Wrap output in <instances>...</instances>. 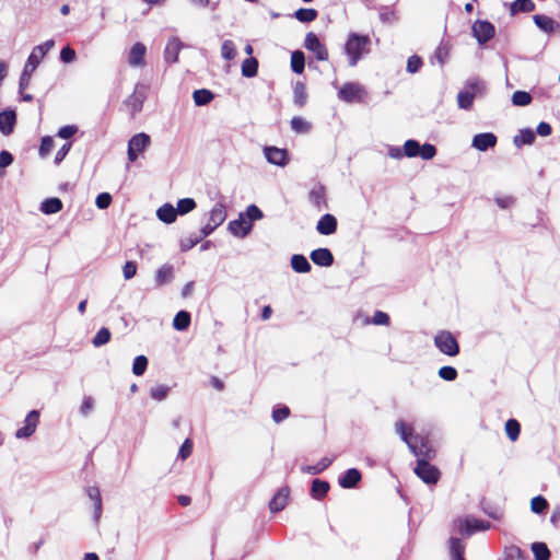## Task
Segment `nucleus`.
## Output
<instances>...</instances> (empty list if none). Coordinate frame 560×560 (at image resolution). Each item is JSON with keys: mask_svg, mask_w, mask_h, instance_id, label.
<instances>
[{"mask_svg": "<svg viewBox=\"0 0 560 560\" xmlns=\"http://www.w3.org/2000/svg\"><path fill=\"white\" fill-rule=\"evenodd\" d=\"M62 209V201L57 197L45 199L40 205V210L45 214H54Z\"/></svg>", "mask_w": 560, "mask_h": 560, "instance_id": "nucleus-32", "label": "nucleus"}, {"mask_svg": "<svg viewBox=\"0 0 560 560\" xmlns=\"http://www.w3.org/2000/svg\"><path fill=\"white\" fill-rule=\"evenodd\" d=\"M363 93L364 89L362 85L349 82L342 85V88L338 92V96L340 100L347 103H352L355 100H360Z\"/></svg>", "mask_w": 560, "mask_h": 560, "instance_id": "nucleus-14", "label": "nucleus"}, {"mask_svg": "<svg viewBox=\"0 0 560 560\" xmlns=\"http://www.w3.org/2000/svg\"><path fill=\"white\" fill-rule=\"evenodd\" d=\"M147 98V86L138 83L133 93L125 101V105L130 108L131 117L141 112L143 103Z\"/></svg>", "mask_w": 560, "mask_h": 560, "instance_id": "nucleus-9", "label": "nucleus"}, {"mask_svg": "<svg viewBox=\"0 0 560 560\" xmlns=\"http://www.w3.org/2000/svg\"><path fill=\"white\" fill-rule=\"evenodd\" d=\"M77 57L75 50L71 48L70 46H66L60 51V59L65 63H70L74 61Z\"/></svg>", "mask_w": 560, "mask_h": 560, "instance_id": "nucleus-63", "label": "nucleus"}, {"mask_svg": "<svg viewBox=\"0 0 560 560\" xmlns=\"http://www.w3.org/2000/svg\"><path fill=\"white\" fill-rule=\"evenodd\" d=\"M244 217H246L250 222V221L260 220L264 217V214H262V211L256 205H250L247 207Z\"/></svg>", "mask_w": 560, "mask_h": 560, "instance_id": "nucleus-61", "label": "nucleus"}, {"mask_svg": "<svg viewBox=\"0 0 560 560\" xmlns=\"http://www.w3.org/2000/svg\"><path fill=\"white\" fill-rule=\"evenodd\" d=\"M459 534L464 536H471L476 532H483L491 528V523L483 520H478L472 516H466L456 521Z\"/></svg>", "mask_w": 560, "mask_h": 560, "instance_id": "nucleus-4", "label": "nucleus"}, {"mask_svg": "<svg viewBox=\"0 0 560 560\" xmlns=\"http://www.w3.org/2000/svg\"><path fill=\"white\" fill-rule=\"evenodd\" d=\"M16 122V114L13 109H7L0 113V131L4 136L13 132Z\"/></svg>", "mask_w": 560, "mask_h": 560, "instance_id": "nucleus-19", "label": "nucleus"}, {"mask_svg": "<svg viewBox=\"0 0 560 560\" xmlns=\"http://www.w3.org/2000/svg\"><path fill=\"white\" fill-rule=\"evenodd\" d=\"M86 493L89 498L94 503V521L97 523L100 521L101 514H102V498L101 492L98 488L96 487H89L86 489Z\"/></svg>", "mask_w": 560, "mask_h": 560, "instance_id": "nucleus-26", "label": "nucleus"}, {"mask_svg": "<svg viewBox=\"0 0 560 560\" xmlns=\"http://www.w3.org/2000/svg\"><path fill=\"white\" fill-rule=\"evenodd\" d=\"M535 138V132L529 128H525L522 129L520 133L514 137L513 142L517 148H521L522 145L525 144H533Z\"/></svg>", "mask_w": 560, "mask_h": 560, "instance_id": "nucleus-39", "label": "nucleus"}, {"mask_svg": "<svg viewBox=\"0 0 560 560\" xmlns=\"http://www.w3.org/2000/svg\"><path fill=\"white\" fill-rule=\"evenodd\" d=\"M457 375H458L457 370L450 365L442 366L439 370V376L444 381H448V382L455 381Z\"/></svg>", "mask_w": 560, "mask_h": 560, "instance_id": "nucleus-58", "label": "nucleus"}, {"mask_svg": "<svg viewBox=\"0 0 560 560\" xmlns=\"http://www.w3.org/2000/svg\"><path fill=\"white\" fill-rule=\"evenodd\" d=\"M291 267L295 272L306 273L312 269L307 258L301 254H294L291 257Z\"/></svg>", "mask_w": 560, "mask_h": 560, "instance_id": "nucleus-29", "label": "nucleus"}, {"mask_svg": "<svg viewBox=\"0 0 560 560\" xmlns=\"http://www.w3.org/2000/svg\"><path fill=\"white\" fill-rule=\"evenodd\" d=\"M112 203V196L108 192H102L96 197L95 205L98 209H107Z\"/></svg>", "mask_w": 560, "mask_h": 560, "instance_id": "nucleus-62", "label": "nucleus"}, {"mask_svg": "<svg viewBox=\"0 0 560 560\" xmlns=\"http://www.w3.org/2000/svg\"><path fill=\"white\" fill-rule=\"evenodd\" d=\"M305 68V56L301 50H295L291 55V69L294 73H303Z\"/></svg>", "mask_w": 560, "mask_h": 560, "instance_id": "nucleus-41", "label": "nucleus"}, {"mask_svg": "<svg viewBox=\"0 0 560 560\" xmlns=\"http://www.w3.org/2000/svg\"><path fill=\"white\" fill-rule=\"evenodd\" d=\"M226 218L225 206L223 203H217L210 211L209 223L213 226H220Z\"/></svg>", "mask_w": 560, "mask_h": 560, "instance_id": "nucleus-27", "label": "nucleus"}, {"mask_svg": "<svg viewBox=\"0 0 560 560\" xmlns=\"http://www.w3.org/2000/svg\"><path fill=\"white\" fill-rule=\"evenodd\" d=\"M54 140L51 137L49 136H46V137H43L42 138V141H40V145H39V150H38V153L42 158H46L47 155H49V153L51 152L52 148H54Z\"/></svg>", "mask_w": 560, "mask_h": 560, "instance_id": "nucleus-57", "label": "nucleus"}, {"mask_svg": "<svg viewBox=\"0 0 560 560\" xmlns=\"http://www.w3.org/2000/svg\"><path fill=\"white\" fill-rule=\"evenodd\" d=\"M264 154L268 163L277 166L283 167L290 161L289 152L287 149H280L277 147H265Z\"/></svg>", "mask_w": 560, "mask_h": 560, "instance_id": "nucleus-12", "label": "nucleus"}, {"mask_svg": "<svg viewBox=\"0 0 560 560\" xmlns=\"http://www.w3.org/2000/svg\"><path fill=\"white\" fill-rule=\"evenodd\" d=\"M533 101L532 95L526 91H516L512 95V103L515 106H526Z\"/></svg>", "mask_w": 560, "mask_h": 560, "instance_id": "nucleus-52", "label": "nucleus"}, {"mask_svg": "<svg viewBox=\"0 0 560 560\" xmlns=\"http://www.w3.org/2000/svg\"><path fill=\"white\" fill-rule=\"evenodd\" d=\"M148 368V359L144 355H138L133 360L132 373L137 376H141Z\"/></svg>", "mask_w": 560, "mask_h": 560, "instance_id": "nucleus-54", "label": "nucleus"}, {"mask_svg": "<svg viewBox=\"0 0 560 560\" xmlns=\"http://www.w3.org/2000/svg\"><path fill=\"white\" fill-rule=\"evenodd\" d=\"M54 45L55 42L52 39H48L33 48L20 77L19 89L21 92L28 88L33 72L36 70L45 55L54 47Z\"/></svg>", "mask_w": 560, "mask_h": 560, "instance_id": "nucleus-1", "label": "nucleus"}, {"mask_svg": "<svg viewBox=\"0 0 560 560\" xmlns=\"http://www.w3.org/2000/svg\"><path fill=\"white\" fill-rule=\"evenodd\" d=\"M504 555L505 560H527V555L515 545L506 547Z\"/></svg>", "mask_w": 560, "mask_h": 560, "instance_id": "nucleus-51", "label": "nucleus"}, {"mask_svg": "<svg viewBox=\"0 0 560 560\" xmlns=\"http://www.w3.org/2000/svg\"><path fill=\"white\" fill-rule=\"evenodd\" d=\"M450 46L445 43H441L434 52V57L438 59L439 63L443 66L447 61Z\"/></svg>", "mask_w": 560, "mask_h": 560, "instance_id": "nucleus-56", "label": "nucleus"}, {"mask_svg": "<svg viewBox=\"0 0 560 560\" xmlns=\"http://www.w3.org/2000/svg\"><path fill=\"white\" fill-rule=\"evenodd\" d=\"M290 416V409L287 406L277 407L272 410V420L280 423Z\"/></svg>", "mask_w": 560, "mask_h": 560, "instance_id": "nucleus-59", "label": "nucleus"}, {"mask_svg": "<svg viewBox=\"0 0 560 560\" xmlns=\"http://www.w3.org/2000/svg\"><path fill=\"white\" fill-rule=\"evenodd\" d=\"M183 46H184V44L180 42L179 38L172 37L167 42L165 50H164L165 61L171 62V63L177 62L178 55H179V51L183 48Z\"/></svg>", "mask_w": 560, "mask_h": 560, "instance_id": "nucleus-21", "label": "nucleus"}, {"mask_svg": "<svg viewBox=\"0 0 560 560\" xmlns=\"http://www.w3.org/2000/svg\"><path fill=\"white\" fill-rule=\"evenodd\" d=\"M371 38L369 35H361L358 33H350L345 46L343 51L348 57L350 67L357 66L360 59L370 52Z\"/></svg>", "mask_w": 560, "mask_h": 560, "instance_id": "nucleus-2", "label": "nucleus"}, {"mask_svg": "<svg viewBox=\"0 0 560 560\" xmlns=\"http://www.w3.org/2000/svg\"><path fill=\"white\" fill-rule=\"evenodd\" d=\"M498 138L492 132H482L474 136L471 145L479 151H487L490 148L495 147Z\"/></svg>", "mask_w": 560, "mask_h": 560, "instance_id": "nucleus-16", "label": "nucleus"}, {"mask_svg": "<svg viewBox=\"0 0 560 560\" xmlns=\"http://www.w3.org/2000/svg\"><path fill=\"white\" fill-rule=\"evenodd\" d=\"M362 476L357 468L348 469L338 480L339 485L343 489H351L357 487Z\"/></svg>", "mask_w": 560, "mask_h": 560, "instance_id": "nucleus-24", "label": "nucleus"}, {"mask_svg": "<svg viewBox=\"0 0 560 560\" xmlns=\"http://www.w3.org/2000/svg\"><path fill=\"white\" fill-rule=\"evenodd\" d=\"M196 206V201L192 198H183L177 201L175 210L177 214L184 215L192 211Z\"/></svg>", "mask_w": 560, "mask_h": 560, "instance_id": "nucleus-49", "label": "nucleus"}, {"mask_svg": "<svg viewBox=\"0 0 560 560\" xmlns=\"http://www.w3.org/2000/svg\"><path fill=\"white\" fill-rule=\"evenodd\" d=\"M421 66H422V59L417 55L409 57L407 60V71L410 73L418 72L419 69L421 68Z\"/></svg>", "mask_w": 560, "mask_h": 560, "instance_id": "nucleus-60", "label": "nucleus"}, {"mask_svg": "<svg viewBox=\"0 0 560 560\" xmlns=\"http://www.w3.org/2000/svg\"><path fill=\"white\" fill-rule=\"evenodd\" d=\"M221 55L225 60H233L236 57V47L231 39H225L222 43Z\"/></svg>", "mask_w": 560, "mask_h": 560, "instance_id": "nucleus-53", "label": "nucleus"}, {"mask_svg": "<svg viewBox=\"0 0 560 560\" xmlns=\"http://www.w3.org/2000/svg\"><path fill=\"white\" fill-rule=\"evenodd\" d=\"M156 217L162 222H164L166 224H171V223L175 222V220L177 218V213H176L175 207H173V205L164 203L156 210Z\"/></svg>", "mask_w": 560, "mask_h": 560, "instance_id": "nucleus-25", "label": "nucleus"}, {"mask_svg": "<svg viewBox=\"0 0 560 560\" xmlns=\"http://www.w3.org/2000/svg\"><path fill=\"white\" fill-rule=\"evenodd\" d=\"M190 313L187 311H179L174 319H173V327L178 331L186 330L190 325Z\"/></svg>", "mask_w": 560, "mask_h": 560, "instance_id": "nucleus-38", "label": "nucleus"}, {"mask_svg": "<svg viewBox=\"0 0 560 560\" xmlns=\"http://www.w3.org/2000/svg\"><path fill=\"white\" fill-rule=\"evenodd\" d=\"M533 21L539 30L547 34H551L560 27L558 22L544 14H535Z\"/></svg>", "mask_w": 560, "mask_h": 560, "instance_id": "nucleus-23", "label": "nucleus"}, {"mask_svg": "<svg viewBox=\"0 0 560 560\" xmlns=\"http://www.w3.org/2000/svg\"><path fill=\"white\" fill-rule=\"evenodd\" d=\"M318 12L312 8H301L295 11L294 18L302 23H310L316 20Z\"/></svg>", "mask_w": 560, "mask_h": 560, "instance_id": "nucleus-43", "label": "nucleus"}, {"mask_svg": "<svg viewBox=\"0 0 560 560\" xmlns=\"http://www.w3.org/2000/svg\"><path fill=\"white\" fill-rule=\"evenodd\" d=\"M147 48L142 43H136L128 56V63L131 67H142L144 65V56H145Z\"/></svg>", "mask_w": 560, "mask_h": 560, "instance_id": "nucleus-22", "label": "nucleus"}, {"mask_svg": "<svg viewBox=\"0 0 560 560\" xmlns=\"http://www.w3.org/2000/svg\"><path fill=\"white\" fill-rule=\"evenodd\" d=\"M192 98L196 106H205L214 98V94L208 89H200L194 91Z\"/></svg>", "mask_w": 560, "mask_h": 560, "instance_id": "nucleus-36", "label": "nucleus"}, {"mask_svg": "<svg viewBox=\"0 0 560 560\" xmlns=\"http://www.w3.org/2000/svg\"><path fill=\"white\" fill-rule=\"evenodd\" d=\"M174 278V268L171 265H163L155 273V283L161 287L170 283Z\"/></svg>", "mask_w": 560, "mask_h": 560, "instance_id": "nucleus-28", "label": "nucleus"}, {"mask_svg": "<svg viewBox=\"0 0 560 560\" xmlns=\"http://www.w3.org/2000/svg\"><path fill=\"white\" fill-rule=\"evenodd\" d=\"M475 95L470 91H460L457 94L458 107L465 110H469L472 107Z\"/></svg>", "mask_w": 560, "mask_h": 560, "instance_id": "nucleus-48", "label": "nucleus"}, {"mask_svg": "<svg viewBox=\"0 0 560 560\" xmlns=\"http://www.w3.org/2000/svg\"><path fill=\"white\" fill-rule=\"evenodd\" d=\"M39 422V411L31 410L24 421V425L15 432L18 439L30 438L36 430Z\"/></svg>", "mask_w": 560, "mask_h": 560, "instance_id": "nucleus-13", "label": "nucleus"}, {"mask_svg": "<svg viewBox=\"0 0 560 560\" xmlns=\"http://www.w3.org/2000/svg\"><path fill=\"white\" fill-rule=\"evenodd\" d=\"M450 552L453 560H465L464 559V551H465V545L463 541L457 537H451L450 538Z\"/></svg>", "mask_w": 560, "mask_h": 560, "instance_id": "nucleus-34", "label": "nucleus"}, {"mask_svg": "<svg viewBox=\"0 0 560 560\" xmlns=\"http://www.w3.org/2000/svg\"><path fill=\"white\" fill-rule=\"evenodd\" d=\"M434 345L446 355L454 357L459 353V345L450 331L442 330L438 332L434 337Z\"/></svg>", "mask_w": 560, "mask_h": 560, "instance_id": "nucleus-5", "label": "nucleus"}, {"mask_svg": "<svg viewBox=\"0 0 560 560\" xmlns=\"http://www.w3.org/2000/svg\"><path fill=\"white\" fill-rule=\"evenodd\" d=\"M332 463L331 458L323 457L316 465L303 466L301 470L308 475H318L327 469Z\"/></svg>", "mask_w": 560, "mask_h": 560, "instance_id": "nucleus-37", "label": "nucleus"}, {"mask_svg": "<svg viewBox=\"0 0 560 560\" xmlns=\"http://www.w3.org/2000/svg\"><path fill=\"white\" fill-rule=\"evenodd\" d=\"M395 430L396 433L400 435L401 440L410 448V445L415 443V436H412V428L407 425L404 421H398L395 424Z\"/></svg>", "mask_w": 560, "mask_h": 560, "instance_id": "nucleus-30", "label": "nucleus"}, {"mask_svg": "<svg viewBox=\"0 0 560 560\" xmlns=\"http://www.w3.org/2000/svg\"><path fill=\"white\" fill-rule=\"evenodd\" d=\"M504 429H505V433H506L508 438L512 442H515L518 439L520 433H521V424L516 419H509L505 422Z\"/></svg>", "mask_w": 560, "mask_h": 560, "instance_id": "nucleus-46", "label": "nucleus"}, {"mask_svg": "<svg viewBox=\"0 0 560 560\" xmlns=\"http://www.w3.org/2000/svg\"><path fill=\"white\" fill-rule=\"evenodd\" d=\"M151 143V138L145 132H140L132 136L128 141V160L135 162L138 159V154L143 152Z\"/></svg>", "mask_w": 560, "mask_h": 560, "instance_id": "nucleus-6", "label": "nucleus"}, {"mask_svg": "<svg viewBox=\"0 0 560 560\" xmlns=\"http://www.w3.org/2000/svg\"><path fill=\"white\" fill-rule=\"evenodd\" d=\"M290 489L289 487H281L269 502V509L272 513L282 511L289 499Z\"/></svg>", "mask_w": 560, "mask_h": 560, "instance_id": "nucleus-18", "label": "nucleus"}, {"mask_svg": "<svg viewBox=\"0 0 560 560\" xmlns=\"http://www.w3.org/2000/svg\"><path fill=\"white\" fill-rule=\"evenodd\" d=\"M547 508H548V502L544 497L537 495L532 499L530 509L534 513L541 514L542 512H545L547 510Z\"/></svg>", "mask_w": 560, "mask_h": 560, "instance_id": "nucleus-55", "label": "nucleus"}, {"mask_svg": "<svg viewBox=\"0 0 560 560\" xmlns=\"http://www.w3.org/2000/svg\"><path fill=\"white\" fill-rule=\"evenodd\" d=\"M535 9L533 0H515L511 7V14L514 15L518 12H532Z\"/></svg>", "mask_w": 560, "mask_h": 560, "instance_id": "nucleus-44", "label": "nucleus"}, {"mask_svg": "<svg viewBox=\"0 0 560 560\" xmlns=\"http://www.w3.org/2000/svg\"><path fill=\"white\" fill-rule=\"evenodd\" d=\"M415 474L428 485H435L441 476L440 470L424 459H417Z\"/></svg>", "mask_w": 560, "mask_h": 560, "instance_id": "nucleus-7", "label": "nucleus"}, {"mask_svg": "<svg viewBox=\"0 0 560 560\" xmlns=\"http://www.w3.org/2000/svg\"><path fill=\"white\" fill-rule=\"evenodd\" d=\"M330 486L327 481L322 479H314L312 481L311 494L314 499H323L329 491Z\"/></svg>", "mask_w": 560, "mask_h": 560, "instance_id": "nucleus-31", "label": "nucleus"}, {"mask_svg": "<svg viewBox=\"0 0 560 560\" xmlns=\"http://www.w3.org/2000/svg\"><path fill=\"white\" fill-rule=\"evenodd\" d=\"M467 86L471 90L474 95L482 94L486 90L485 83L479 79H472L467 82Z\"/></svg>", "mask_w": 560, "mask_h": 560, "instance_id": "nucleus-64", "label": "nucleus"}, {"mask_svg": "<svg viewBox=\"0 0 560 560\" xmlns=\"http://www.w3.org/2000/svg\"><path fill=\"white\" fill-rule=\"evenodd\" d=\"M112 334L108 328L102 327L92 339L94 347L98 348L109 342Z\"/></svg>", "mask_w": 560, "mask_h": 560, "instance_id": "nucleus-50", "label": "nucleus"}, {"mask_svg": "<svg viewBox=\"0 0 560 560\" xmlns=\"http://www.w3.org/2000/svg\"><path fill=\"white\" fill-rule=\"evenodd\" d=\"M311 202L320 210L324 207H327L326 197H325V188L324 186H318L317 188H313L308 194Z\"/></svg>", "mask_w": 560, "mask_h": 560, "instance_id": "nucleus-33", "label": "nucleus"}, {"mask_svg": "<svg viewBox=\"0 0 560 560\" xmlns=\"http://www.w3.org/2000/svg\"><path fill=\"white\" fill-rule=\"evenodd\" d=\"M258 71V60L255 57L245 59L242 63V75L245 78H254Z\"/></svg>", "mask_w": 560, "mask_h": 560, "instance_id": "nucleus-42", "label": "nucleus"}, {"mask_svg": "<svg viewBox=\"0 0 560 560\" xmlns=\"http://www.w3.org/2000/svg\"><path fill=\"white\" fill-rule=\"evenodd\" d=\"M404 154L408 158L421 156L423 160H432L436 155V148L431 143L421 145L417 140L409 139L404 144Z\"/></svg>", "mask_w": 560, "mask_h": 560, "instance_id": "nucleus-3", "label": "nucleus"}, {"mask_svg": "<svg viewBox=\"0 0 560 560\" xmlns=\"http://www.w3.org/2000/svg\"><path fill=\"white\" fill-rule=\"evenodd\" d=\"M293 102L296 106L303 107L307 102L306 88L303 82H296L293 88Z\"/></svg>", "mask_w": 560, "mask_h": 560, "instance_id": "nucleus-40", "label": "nucleus"}, {"mask_svg": "<svg viewBox=\"0 0 560 560\" xmlns=\"http://www.w3.org/2000/svg\"><path fill=\"white\" fill-rule=\"evenodd\" d=\"M410 452L418 457V459H424L429 462L436 455L435 450L431 446L430 441L420 435H415V443L410 445Z\"/></svg>", "mask_w": 560, "mask_h": 560, "instance_id": "nucleus-8", "label": "nucleus"}, {"mask_svg": "<svg viewBox=\"0 0 560 560\" xmlns=\"http://www.w3.org/2000/svg\"><path fill=\"white\" fill-rule=\"evenodd\" d=\"M472 35L480 45L488 43L495 34V28L489 21L478 20L474 23Z\"/></svg>", "mask_w": 560, "mask_h": 560, "instance_id": "nucleus-10", "label": "nucleus"}, {"mask_svg": "<svg viewBox=\"0 0 560 560\" xmlns=\"http://www.w3.org/2000/svg\"><path fill=\"white\" fill-rule=\"evenodd\" d=\"M304 47L312 51L316 59L325 61L328 59V50L324 44L320 43L318 36L310 32L306 34L304 39Z\"/></svg>", "mask_w": 560, "mask_h": 560, "instance_id": "nucleus-11", "label": "nucleus"}, {"mask_svg": "<svg viewBox=\"0 0 560 560\" xmlns=\"http://www.w3.org/2000/svg\"><path fill=\"white\" fill-rule=\"evenodd\" d=\"M338 221L330 213L324 214L316 224V230L322 235H331L337 231Z\"/></svg>", "mask_w": 560, "mask_h": 560, "instance_id": "nucleus-17", "label": "nucleus"}, {"mask_svg": "<svg viewBox=\"0 0 560 560\" xmlns=\"http://www.w3.org/2000/svg\"><path fill=\"white\" fill-rule=\"evenodd\" d=\"M228 229L234 236L243 238L250 233L253 224L245 219L243 213H241L238 219L229 223Z\"/></svg>", "mask_w": 560, "mask_h": 560, "instance_id": "nucleus-15", "label": "nucleus"}, {"mask_svg": "<svg viewBox=\"0 0 560 560\" xmlns=\"http://www.w3.org/2000/svg\"><path fill=\"white\" fill-rule=\"evenodd\" d=\"M171 387L164 384L155 385L150 388V397L156 401H162L167 398Z\"/></svg>", "mask_w": 560, "mask_h": 560, "instance_id": "nucleus-47", "label": "nucleus"}, {"mask_svg": "<svg viewBox=\"0 0 560 560\" xmlns=\"http://www.w3.org/2000/svg\"><path fill=\"white\" fill-rule=\"evenodd\" d=\"M310 258L315 265L320 267H330L334 264V255L328 248L314 249Z\"/></svg>", "mask_w": 560, "mask_h": 560, "instance_id": "nucleus-20", "label": "nucleus"}, {"mask_svg": "<svg viewBox=\"0 0 560 560\" xmlns=\"http://www.w3.org/2000/svg\"><path fill=\"white\" fill-rule=\"evenodd\" d=\"M530 549L534 553L535 560L550 559L551 553L545 542H533Z\"/></svg>", "mask_w": 560, "mask_h": 560, "instance_id": "nucleus-45", "label": "nucleus"}, {"mask_svg": "<svg viewBox=\"0 0 560 560\" xmlns=\"http://www.w3.org/2000/svg\"><path fill=\"white\" fill-rule=\"evenodd\" d=\"M291 128L296 133L306 135L310 133L313 126L310 121L305 120L303 117L294 116L290 121Z\"/></svg>", "mask_w": 560, "mask_h": 560, "instance_id": "nucleus-35", "label": "nucleus"}]
</instances>
